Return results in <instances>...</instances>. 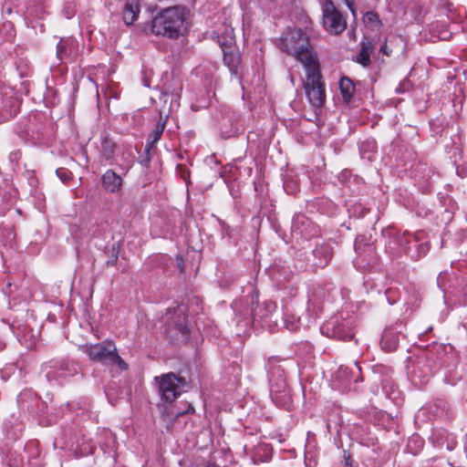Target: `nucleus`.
<instances>
[{
  "mask_svg": "<svg viewBox=\"0 0 467 467\" xmlns=\"http://www.w3.org/2000/svg\"><path fill=\"white\" fill-rule=\"evenodd\" d=\"M189 11L181 5L161 10L151 21L150 30L155 36L176 39L186 31Z\"/></svg>",
  "mask_w": 467,
  "mask_h": 467,
  "instance_id": "nucleus-1",
  "label": "nucleus"
},
{
  "mask_svg": "<svg viewBox=\"0 0 467 467\" xmlns=\"http://www.w3.org/2000/svg\"><path fill=\"white\" fill-rule=\"evenodd\" d=\"M278 48L296 57L304 67L317 64V57L313 52L308 36L300 28H288L276 41Z\"/></svg>",
  "mask_w": 467,
  "mask_h": 467,
  "instance_id": "nucleus-2",
  "label": "nucleus"
},
{
  "mask_svg": "<svg viewBox=\"0 0 467 467\" xmlns=\"http://www.w3.org/2000/svg\"><path fill=\"white\" fill-rule=\"evenodd\" d=\"M82 351L94 361L100 362L105 366L117 365L121 370L128 368L125 361L118 354L117 348L112 341H103L94 345H85Z\"/></svg>",
  "mask_w": 467,
  "mask_h": 467,
  "instance_id": "nucleus-3",
  "label": "nucleus"
},
{
  "mask_svg": "<svg viewBox=\"0 0 467 467\" xmlns=\"http://www.w3.org/2000/svg\"><path fill=\"white\" fill-rule=\"evenodd\" d=\"M306 68V80L304 83L306 97L310 104L315 108H321L326 100V93L321 74L318 69V62Z\"/></svg>",
  "mask_w": 467,
  "mask_h": 467,
  "instance_id": "nucleus-4",
  "label": "nucleus"
},
{
  "mask_svg": "<svg viewBox=\"0 0 467 467\" xmlns=\"http://www.w3.org/2000/svg\"><path fill=\"white\" fill-rule=\"evenodd\" d=\"M155 380L158 382L159 391L161 394L162 400L167 402L175 400L185 390L187 386V381L184 378L178 377L172 372L155 377Z\"/></svg>",
  "mask_w": 467,
  "mask_h": 467,
  "instance_id": "nucleus-5",
  "label": "nucleus"
},
{
  "mask_svg": "<svg viewBox=\"0 0 467 467\" xmlns=\"http://www.w3.org/2000/svg\"><path fill=\"white\" fill-rule=\"evenodd\" d=\"M167 329L169 337L175 340H185L188 337L189 328L185 308L179 306L173 310H169L166 317Z\"/></svg>",
  "mask_w": 467,
  "mask_h": 467,
  "instance_id": "nucleus-6",
  "label": "nucleus"
},
{
  "mask_svg": "<svg viewBox=\"0 0 467 467\" xmlns=\"http://www.w3.org/2000/svg\"><path fill=\"white\" fill-rule=\"evenodd\" d=\"M323 26L325 29L333 35L342 33L347 27V21L337 9L332 0H326L322 5Z\"/></svg>",
  "mask_w": 467,
  "mask_h": 467,
  "instance_id": "nucleus-7",
  "label": "nucleus"
},
{
  "mask_svg": "<svg viewBox=\"0 0 467 467\" xmlns=\"http://www.w3.org/2000/svg\"><path fill=\"white\" fill-rule=\"evenodd\" d=\"M19 110V101L11 88H0V123L12 119Z\"/></svg>",
  "mask_w": 467,
  "mask_h": 467,
  "instance_id": "nucleus-8",
  "label": "nucleus"
},
{
  "mask_svg": "<svg viewBox=\"0 0 467 467\" xmlns=\"http://www.w3.org/2000/svg\"><path fill=\"white\" fill-rule=\"evenodd\" d=\"M219 43L223 50L224 64L229 67L232 74L236 75L241 57L239 51L233 47L234 44V37L230 36L225 42L219 40Z\"/></svg>",
  "mask_w": 467,
  "mask_h": 467,
  "instance_id": "nucleus-9",
  "label": "nucleus"
},
{
  "mask_svg": "<svg viewBox=\"0 0 467 467\" xmlns=\"http://www.w3.org/2000/svg\"><path fill=\"white\" fill-rule=\"evenodd\" d=\"M321 331L329 337L345 341L350 340L354 337L352 329L347 324L339 323L337 320L327 321L321 327Z\"/></svg>",
  "mask_w": 467,
  "mask_h": 467,
  "instance_id": "nucleus-10",
  "label": "nucleus"
},
{
  "mask_svg": "<svg viewBox=\"0 0 467 467\" xmlns=\"http://www.w3.org/2000/svg\"><path fill=\"white\" fill-rule=\"evenodd\" d=\"M102 184L109 192H117L122 185V178L113 170H108L102 176Z\"/></svg>",
  "mask_w": 467,
  "mask_h": 467,
  "instance_id": "nucleus-11",
  "label": "nucleus"
},
{
  "mask_svg": "<svg viewBox=\"0 0 467 467\" xmlns=\"http://www.w3.org/2000/svg\"><path fill=\"white\" fill-rule=\"evenodd\" d=\"M77 44L70 38L61 39L57 46V57L59 60H63L68 57L75 56Z\"/></svg>",
  "mask_w": 467,
  "mask_h": 467,
  "instance_id": "nucleus-12",
  "label": "nucleus"
},
{
  "mask_svg": "<svg viewBox=\"0 0 467 467\" xmlns=\"http://www.w3.org/2000/svg\"><path fill=\"white\" fill-rule=\"evenodd\" d=\"M140 6L136 0H127L123 7V22L127 25H132L138 18Z\"/></svg>",
  "mask_w": 467,
  "mask_h": 467,
  "instance_id": "nucleus-13",
  "label": "nucleus"
},
{
  "mask_svg": "<svg viewBox=\"0 0 467 467\" xmlns=\"http://www.w3.org/2000/svg\"><path fill=\"white\" fill-rule=\"evenodd\" d=\"M275 304L273 301H265L252 307V316L254 319H264L269 317L275 310Z\"/></svg>",
  "mask_w": 467,
  "mask_h": 467,
  "instance_id": "nucleus-14",
  "label": "nucleus"
},
{
  "mask_svg": "<svg viewBox=\"0 0 467 467\" xmlns=\"http://www.w3.org/2000/svg\"><path fill=\"white\" fill-rule=\"evenodd\" d=\"M339 89L344 101L348 102L355 92V86L350 78L343 77L339 81Z\"/></svg>",
  "mask_w": 467,
  "mask_h": 467,
  "instance_id": "nucleus-15",
  "label": "nucleus"
},
{
  "mask_svg": "<svg viewBox=\"0 0 467 467\" xmlns=\"http://www.w3.org/2000/svg\"><path fill=\"white\" fill-rule=\"evenodd\" d=\"M165 129L164 122H158L154 130L149 134L148 141L146 144V150L149 151L155 147L156 143L161 139Z\"/></svg>",
  "mask_w": 467,
  "mask_h": 467,
  "instance_id": "nucleus-16",
  "label": "nucleus"
},
{
  "mask_svg": "<svg viewBox=\"0 0 467 467\" xmlns=\"http://www.w3.org/2000/svg\"><path fill=\"white\" fill-rule=\"evenodd\" d=\"M373 51V46L369 42H362L360 47V51L357 56V61L363 65L368 66L370 63V54Z\"/></svg>",
  "mask_w": 467,
  "mask_h": 467,
  "instance_id": "nucleus-17",
  "label": "nucleus"
},
{
  "mask_svg": "<svg viewBox=\"0 0 467 467\" xmlns=\"http://www.w3.org/2000/svg\"><path fill=\"white\" fill-rule=\"evenodd\" d=\"M257 2L264 9L270 12L288 5L291 0H257Z\"/></svg>",
  "mask_w": 467,
  "mask_h": 467,
  "instance_id": "nucleus-18",
  "label": "nucleus"
},
{
  "mask_svg": "<svg viewBox=\"0 0 467 467\" xmlns=\"http://www.w3.org/2000/svg\"><path fill=\"white\" fill-rule=\"evenodd\" d=\"M382 348L387 351H393L398 345V338L390 332L385 331L381 341H380Z\"/></svg>",
  "mask_w": 467,
  "mask_h": 467,
  "instance_id": "nucleus-19",
  "label": "nucleus"
},
{
  "mask_svg": "<svg viewBox=\"0 0 467 467\" xmlns=\"http://www.w3.org/2000/svg\"><path fill=\"white\" fill-rule=\"evenodd\" d=\"M115 144L113 141L105 139L101 144V154L106 160H110L114 155Z\"/></svg>",
  "mask_w": 467,
  "mask_h": 467,
  "instance_id": "nucleus-20",
  "label": "nucleus"
},
{
  "mask_svg": "<svg viewBox=\"0 0 467 467\" xmlns=\"http://www.w3.org/2000/svg\"><path fill=\"white\" fill-rule=\"evenodd\" d=\"M56 173L63 182H67L71 177V172L66 168L57 169Z\"/></svg>",
  "mask_w": 467,
  "mask_h": 467,
  "instance_id": "nucleus-21",
  "label": "nucleus"
},
{
  "mask_svg": "<svg viewBox=\"0 0 467 467\" xmlns=\"http://www.w3.org/2000/svg\"><path fill=\"white\" fill-rule=\"evenodd\" d=\"M75 371H76L75 368H73V371H71L69 369V364L68 363L63 362L59 366L57 374H58L59 377H66L67 375H73V373Z\"/></svg>",
  "mask_w": 467,
  "mask_h": 467,
  "instance_id": "nucleus-22",
  "label": "nucleus"
},
{
  "mask_svg": "<svg viewBox=\"0 0 467 467\" xmlns=\"http://www.w3.org/2000/svg\"><path fill=\"white\" fill-rule=\"evenodd\" d=\"M433 32L437 33L436 36L441 40H448V39H450V37L451 36V32L448 30H445V29H441V30L433 29Z\"/></svg>",
  "mask_w": 467,
  "mask_h": 467,
  "instance_id": "nucleus-23",
  "label": "nucleus"
},
{
  "mask_svg": "<svg viewBox=\"0 0 467 467\" xmlns=\"http://www.w3.org/2000/svg\"><path fill=\"white\" fill-rule=\"evenodd\" d=\"M365 21L373 23L378 21V16L374 12H367L364 16Z\"/></svg>",
  "mask_w": 467,
  "mask_h": 467,
  "instance_id": "nucleus-24",
  "label": "nucleus"
},
{
  "mask_svg": "<svg viewBox=\"0 0 467 467\" xmlns=\"http://www.w3.org/2000/svg\"><path fill=\"white\" fill-rule=\"evenodd\" d=\"M430 249V245L428 243H425V244H421L419 245L418 247V250H419V253L421 254V255H424L428 253Z\"/></svg>",
  "mask_w": 467,
  "mask_h": 467,
  "instance_id": "nucleus-25",
  "label": "nucleus"
},
{
  "mask_svg": "<svg viewBox=\"0 0 467 467\" xmlns=\"http://www.w3.org/2000/svg\"><path fill=\"white\" fill-rule=\"evenodd\" d=\"M347 6L354 14V0H344Z\"/></svg>",
  "mask_w": 467,
  "mask_h": 467,
  "instance_id": "nucleus-26",
  "label": "nucleus"
},
{
  "mask_svg": "<svg viewBox=\"0 0 467 467\" xmlns=\"http://www.w3.org/2000/svg\"><path fill=\"white\" fill-rule=\"evenodd\" d=\"M380 52H382L383 54L387 55V56H389L390 55V50H389L388 48V46L386 44H384L381 47H380Z\"/></svg>",
  "mask_w": 467,
  "mask_h": 467,
  "instance_id": "nucleus-27",
  "label": "nucleus"
},
{
  "mask_svg": "<svg viewBox=\"0 0 467 467\" xmlns=\"http://www.w3.org/2000/svg\"><path fill=\"white\" fill-rule=\"evenodd\" d=\"M205 467H219L215 465L214 463H207Z\"/></svg>",
  "mask_w": 467,
  "mask_h": 467,
  "instance_id": "nucleus-28",
  "label": "nucleus"
},
{
  "mask_svg": "<svg viewBox=\"0 0 467 467\" xmlns=\"http://www.w3.org/2000/svg\"><path fill=\"white\" fill-rule=\"evenodd\" d=\"M47 378L51 380L52 379V376H51V373L50 372H47Z\"/></svg>",
  "mask_w": 467,
  "mask_h": 467,
  "instance_id": "nucleus-29",
  "label": "nucleus"
}]
</instances>
